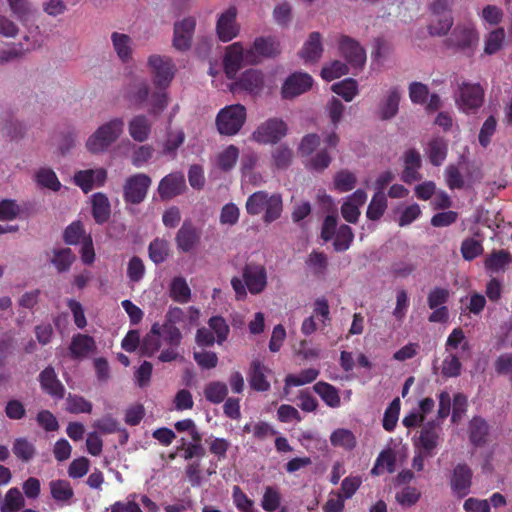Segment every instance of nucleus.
Returning a JSON list of instances; mask_svg holds the SVG:
<instances>
[{
    "instance_id": "45",
    "label": "nucleus",
    "mask_w": 512,
    "mask_h": 512,
    "mask_svg": "<svg viewBox=\"0 0 512 512\" xmlns=\"http://www.w3.org/2000/svg\"><path fill=\"white\" fill-rule=\"evenodd\" d=\"M354 240V233L350 226L343 224L334 235L333 248L336 252L348 250Z\"/></svg>"
},
{
    "instance_id": "13",
    "label": "nucleus",
    "mask_w": 512,
    "mask_h": 512,
    "mask_svg": "<svg viewBox=\"0 0 512 512\" xmlns=\"http://www.w3.org/2000/svg\"><path fill=\"white\" fill-rule=\"evenodd\" d=\"M403 171L401 174V180L406 184H412L413 182L420 181L422 175L420 169L422 168V157L418 150L415 148L407 149L403 155Z\"/></svg>"
},
{
    "instance_id": "33",
    "label": "nucleus",
    "mask_w": 512,
    "mask_h": 512,
    "mask_svg": "<svg viewBox=\"0 0 512 512\" xmlns=\"http://www.w3.org/2000/svg\"><path fill=\"white\" fill-rule=\"evenodd\" d=\"M447 151V143L439 137L430 140L426 149L429 161L434 166H440L445 161Z\"/></svg>"
},
{
    "instance_id": "57",
    "label": "nucleus",
    "mask_w": 512,
    "mask_h": 512,
    "mask_svg": "<svg viewBox=\"0 0 512 512\" xmlns=\"http://www.w3.org/2000/svg\"><path fill=\"white\" fill-rule=\"evenodd\" d=\"M36 181L42 187L48 188L52 191H59L61 183L57 178L56 173L50 168H41L36 173Z\"/></svg>"
},
{
    "instance_id": "51",
    "label": "nucleus",
    "mask_w": 512,
    "mask_h": 512,
    "mask_svg": "<svg viewBox=\"0 0 512 512\" xmlns=\"http://www.w3.org/2000/svg\"><path fill=\"white\" fill-rule=\"evenodd\" d=\"M332 162V156L326 148L319 150L305 164L306 168L315 172H323Z\"/></svg>"
},
{
    "instance_id": "10",
    "label": "nucleus",
    "mask_w": 512,
    "mask_h": 512,
    "mask_svg": "<svg viewBox=\"0 0 512 512\" xmlns=\"http://www.w3.org/2000/svg\"><path fill=\"white\" fill-rule=\"evenodd\" d=\"M151 178L144 173L128 177L123 186V198L126 203L138 205L142 203L151 186Z\"/></svg>"
},
{
    "instance_id": "29",
    "label": "nucleus",
    "mask_w": 512,
    "mask_h": 512,
    "mask_svg": "<svg viewBox=\"0 0 512 512\" xmlns=\"http://www.w3.org/2000/svg\"><path fill=\"white\" fill-rule=\"evenodd\" d=\"M400 92L397 87L389 90L387 96L380 104V118L382 120H390L394 118L399 110Z\"/></svg>"
},
{
    "instance_id": "42",
    "label": "nucleus",
    "mask_w": 512,
    "mask_h": 512,
    "mask_svg": "<svg viewBox=\"0 0 512 512\" xmlns=\"http://www.w3.org/2000/svg\"><path fill=\"white\" fill-rule=\"evenodd\" d=\"M512 261L511 254L506 250L492 252L485 259V268L491 272H499L503 270Z\"/></svg>"
},
{
    "instance_id": "37",
    "label": "nucleus",
    "mask_w": 512,
    "mask_h": 512,
    "mask_svg": "<svg viewBox=\"0 0 512 512\" xmlns=\"http://www.w3.org/2000/svg\"><path fill=\"white\" fill-rule=\"evenodd\" d=\"M52 253L51 263L59 273L68 271L76 259L70 248H56Z\"/></svg>"
},
{
    "instance_id": "9",
    "label": "nucleus",
    "mask_w": 512,
    "mask_h": 512,
    "mask_svg": "<svg viewBox=\"0 0 512 512\" xmlns=\"http://www.w3.org/2000/svg\"><path fill=\"white\" fill-rule=\"evenodd\" d=\"M237 16L238 9L235 6H229L218 15L215 32L221 42H230L239 36L241 25L237 21Z\"/></svg>"
},
{
    "instance_id": "38",
    "label": "nucleus",
    "mask_w": 512,
    "mask_h": 512,
    "mask_svg": "<svg viewBox=\"0 0 512 512\" xmlns=\"http://www.w3.org/2000/svg\"><path fill=\"white\" fill-rule=\"evenodd\" d=\"M171 298L181 304H185L191 299V289L182 276L174 277L170 284Z\"/></svg>"
},
{
    "instance_id": "49",
    "label": "nucleus",
    "mask_w": 512,
    "mask_h": 512,
    "mask_svg": "<svg viewBox=\"0 0 512 512\" xmlns=\"http://www.w3.org/2000/svg\"><path fill=\"white\" fill-rule=\"evenodd\" d=\"M319 371L315 368L302 370L298 375L288 374L285 378L286 387H297L312 383L317 379Z\"/></svg>"
},
{
    "instance_id": "27",
    "label": "nucleus",
    "mask_w": 512,
    "mask_h": 512,
    "mask_svg": "<svg viewBox=\"0 0 512 512\" xmlns=\"http://www.w3.org/2000/svg\"><path fill=\"white\" fill-rule=\"evenodd\" d=\"M111 214V206L108 197L103 193H95L92 196V216L97 224L106 223Z\"/></svg>"
},
{
    "instance_id": "48",
    "label": "nucleus",
    "mask_w": 512,
    "mask_h": 512,
    "mask_svg": "<svg viewBox=\"0 0 512 512\" xmlns=\"http://www.w3.org/2000/svg\"><path fill=\"white\" fill-rule=\"evenodd\" d=\"M333 182L336 190L339 192H348L355 188L357 177L353 172L342 169L334 175Z\"/></svg>"
},
{
    "instance_id": "50",
    "label": "nucleus",
    "mask_w": 512,
    "mask_h": 512,
    "mask_svg": "<svg viewBox=\"0 0 512 512\" xmlns=\"http://www.w3.org/2000/svg\"><path fill=\"white\" fill-rule=\"evenodd\" d=\"M14 455L23 462H29L36 454V448L33 443L26 438L15 439L12 447Z\"/></svg>"
},
{
    "instance_id": "52",
    "label": "nucleus",
    "mask_w": 512,
    "mask_h": 512,
    "mask_svg": "<svg viewBox=\"0 0 512 512\" xmlns=\"http://www.w3.org/2000/svg\"><path fill=\"white\" fill-rule=\"evenodd\" d=\"M435 18L428 25V32L432 36L446 35L453 25V17L451 14L444 16H434Z\"/></svg>"
},
{
    "instance_id": "46",
    "label": "nucleus",
    "mask_w": 512,
    "mask_h": 512,
    "mask_svg": "<svg viewBox=\"0 0 512 512\" xmlns=\"http://www.w3.org/2000/svg\"><path fill=\"white\" fill-rule=\"evenodd\" d=\"M149 258L155 264L163 263L169 256V243L165 239L156 238L148 247Z\"/></svg>"
},
{
    "instance_id": "54",
    "label": "nucleus",
    "mask_w": 512,
    "mask_h": 512,
    "mask_svg": "<svg viewBox=\"0 0 512 512\" xmlns=\"http://www.w3.org/2000/svg\"><path fill=\"white\" fill-rule=\"evenodd\" d=\"M293 159V151L284 144L275 147L272 151V160L277 169H287Z\"/></svg>"
},
{
    "instance_id": "18",
    "label": "nucleus",
    "mask_w": 512,
    "mask_h": 512,
    "mask_svg": "<svg viewBox=\"0 0 512 512\" xmlns=\"http://www.w3.org/2000/svg\"><path fill=\"white\" fill-rule=\"evenodd\" d=\"M107 179V171L104 168L80 170L74 174V183L84 193H88L94 186H103Z\"/></svg>"
},
{
    "instance_id": "5",
    "label": "nucleus",
    "mask_w": 512,
    "mask_h": 512,
    "mask_svg": "<svg viewBox=\"0 0 512 512\" xmlns=\"http://www.w3.org/2000/svg\"><path fill=\"white\" fill-rule=\"evenodd\" d=\"M479 35L471 23H460L455 26L450 35L445 39L448 48L472 56L477 47Z\"/></svg>"
},
{
    "instance_id": "15",
    "label": "nucleus",
    "mask_w": 512,
    "mask_h": 512,
    "mask_svg": "<svg viewBox=\"0 0 512 512\" xmlns=\"http://www.w3.org/2000/svg\"><path fill=\"white\" fill-rule=\"evenodd\" d=\"M196 27L194 17H186L174 24L173 46L179 51L189 50Z\"/></svg>"
},
{
    "instance_id": "58",
    "label": "nucleus",
    "mask_w": 512,
    "mask_h": 512,
    "mask_svg": "<svg viewBox=\"0 0 512 512\" xmlns=\"http://www.w3.org/2000/svg\"><path fill=\"white\" fill-rule=\"evenodd\" d=\"M160 339L170 347H178L182 340V333L176 325L172 323H163L160 325Z\"/></svg>"
},
{
    "instance_id": "7",
    "label": "nucleus",
    "mask_w": 512,
    "mask_h": 512,
    "mask_svg": "<svg viewBox=\"0 0 512 512\" xmlns=\"http://www.w3.org/2000/svg\"><path fill=\"white\" fill-rule=\"evenodd\" d=\"M243 64H257V55L253 50H244L240 42L229 45L223 59L227 77L233 79Z\"/></svg>"
},
{
    "instance_id": "41",
    "label": "nucleus",
    "mask_w": 512,
    "mask_h": 512,
    "mask_svg": "<svg viewBox=\"0 0 512 512\" xmlns=\"http://www.w3.org/2000/svg\"><path fill=\"white\" fill-rule=\"evenodd\" d=\"M330 442L333 446L342 447L345 450H352L357 444L353 432L344 428L334 430L330 436Z\"/></svg>"
},
{
    "instance_id": "30",
    "label": "nucleus",
    "mask_w": 512,
    "mask_h": 512,
    "mask_svg": "<svg viewBox=\"0 0 512 512\" xmlns=\"http://www.w3.org/2000/svg\"><path fill=\"white\" fill-rule=\"evenodd\" d=\"M160 335V324L158 322H155L152 325L150 331L144 336L141 342L140 350L142 355L151 357L160 349Z\"/></svg>"
},
{
    "instance_id": "11",
    "label": "nucleus",
    "mask_w": 512,
    "mask_h": 512,
    "mask_svg": "<svg viewBox=\"0 0 512 512\" xmlns=\"http://www.w3.org/2000/svg\"><path fill=\"white\" fill-rule=\"evenodd\" d=\"M287 124L280 118H269L260 124L253 133V138L262 144H275L286 136Z\"/></svg>"
},
{
    "instance_id": "55",
    "label": "nucleus",
    "mask_w": 512,
    "mask_h": 512,
    "mask_svg": "<svg viewBox=\"0 0 512 512\" xmlns=\"http://www.w3.org/2000/svg\"><path fill=\"white\" fill-rule=\"evenodd\" d=\"M13 15L21 22L29 20L34 12L32 3L29 0H6Z\"/></svg>"
},
{
    "instance_id": "26",
    "label": "nucleus",
    "mask_w": 512,
    "mask_h": 512,
    "mask_svg": "<svg viewBox=\"0 0 512 512\" xmlns=\"http://www.w3.org/2000/svg\"><path fill=\"white\" fill-rule=\"evenodd\" d=\"M323 53V46L321 42V34L319 32L310 33L308 39L304 43L299 55L306 62L317 61Z\"/></svg>"
},
{
    "instance_id": "3",
    "label": "nucleus",
    "mask_w": 512,
    "mask_h": 512,
    "mask_svg": "<svg viewBox=\"0 0 512 512\" xmlns=\"http://www.w3.org/2000/svg\"><path fill=\"white\" fill-rule=\"evenodd\" d=\"M124 127L122 118H114L101 125L86 141V148L93 154L106 151L121 135Z\"/></svg>"
},
{
    "instance_id": "24",
    "label": "nucleus",
    "mask_w": 512,
    "mask_h": 512,
    "mask_svg": "<svg viewBox=\"0 0 512 512\" xmlns=\"http://www.w3.org/2000/svg\"><path fill=\"white\" fill-rule=\"evenodd\" d=\"M237 85L252 95H258L264 87V75L260 70L248 69L241 75Z\"/></svg>"
},
{
    "instance_id": "62",
    "label": "nucleus",
    "mask_w": 512,
    "mask_h": 512,
    "mask_svg": "<svg viewBox=\"0 0 512 512\" xmlns=\"http://www.w3.org/2000/svg\"><path fill=\"white\" fill-rule=\"evenodd\" d=\"M128 100L135 106H142L149 99V86L145 81L134 85L127 95Z\"/></svg>"
},
{
    "instance_id": "23",
    "label": "nucleus",
    "mask_w": 512,
    "mask_h": 512,
    "mask_svg": "<svg viewBox=\"0 0 512 512\" xmlns=\"http://www.w3.org/2000/svg\"><path fill=\"white\" fill-rule=\"evenodd\" d=\"M96 350V343L92 336L75 334L69 345L70 356L73 359H83Z\"/></svg>"
},
{
    "instance_id": "16",
    "label": "nucleus",
    "mask_w": 512,
    "mask_h": 512,
    "mask_svg": "<svg viewBox=\"0 0 512 512\" xmlns=\"http://www.w3.org/2000/svg\"><path fill=\"white\" fill-rule=\"evenodd\" d=\"M473 472L465 463H459L453 470L450 486L458 497L463 498L470 493Z\"/></svg>"
},
{
    "instance_id": "6",
    "label": "nucleus",
    "mask_w": 512,
    "mask_h": 512,
    "mask_svg": "<svg viewBox=\"0 0 512 512\" xmlns=\"http://www.w3.org/2000/svg\"><path fill=\"white\" fill-rule=\"evenodd\" d=\"M485 90L479 83L462 81L457 85L455 104L466 114L476 113L483 105Z\"/></svg>"
},
{
    "instance_id": "64",
    "label": "nucleus",
    "mask_w": 512,
    "mask_h": 512,
    "mask_svg": "<svg viewBox=\"0 0 512 512\" xmlns=\"http://www.w3.org/2000/svg\"><path fill=\"white\" fill-rule=\"evenodd\" d=\"M505 38L503 28H497L489 33L485 41L484 52L488 55L495 54L502 47Z\"/></svg>"
},
{
    "instance_id": "63",
    "label": "nucleus",
    "mask_w": 512,
    "mask_h": 512,
    "mask_svg": "<svg viewBox=\"0 0 512 512\" xmlns=\"http://www.w3.org/2000/svg\"><path fill=\"white\" fill-rule=\"evenodd\" d=\"M444 175H445L446 184L449 187V189L460 190V189L464 188V186H465L464 177L456 165H454V164L448 165L445 169Z\"/></svg>"
},
{
    "instance_id": "14",
    "label": "nucleus",
    "mask_w": 512,
    "mask_h": 512,
    "mask_svg": "<svg viewBox=\"0 0 512 512\" xmlns=\"http://www.w3.org/2000/svg\"><path fill=\"white\" fill-rule=\"evenodd\" d=\"M313 84L312 77L307 73L296 72L291 74L281 88L284 99H292L308 91Z\"/></svg>"
},
{
    "instance_id": "36",
    "label": "nucleus",
    "mask_w": 512,
    "mask_h": 512,
    "mask_svg": "<svg viewBox=\"0 0 512 512\" xmlns=\"http://www.w3.org/2000/svg\"><path fill=\"white\" fill-rule=\"evenodd\" d=\"M25 506V499L16 487L10 488L0 505V512H18Z\"/></svg>"
},
{
    "instance_id": "20",
    "label": "nucleus",
    "mask_w": 512,
    "mask_h": 512,
    "mask_svg": "<svg viewBox=\"0 0 512 512\" xmlns=\"http://www.w3.org/2000/svg\"><path fill=\"white\" fill-rule=\"evenodd\" d=\"M270 372L271 371L260 360H253L248 372V382L251 389L257 392L269 391L271 385L267 380L266 373Z\"/></svg>"
},
{
    "instance_id": "59",
    "label": "nucleus",
    "mask_w": 512,
    "mask_h": 512,
    "mask_svg": "<svg viewBox=\"0 0 512 512\" xmlns=\"http://www.w3.org/2000/svg\"><path fill=\"white\" fill-rule=\"evenodd\" d=\"M420 497V491L413 486H405L395 495L397 503L403 507H411L415 505L419 501Z\"/></svg>"
},
{
    "instance_id": "25",
    "label": "nucleus",
    "mask_w": 512,
    "mask_h": 512,
    "mask_svg": "<svg viewBox=\"0 0 512 512\" xmlns=\"http://www.w3.org/2000/svg\"><path fill=\"white\" fill-rule=\"evenodd\" d=\"M257 55V63L261 57H275L280 53L279 42L274 36H260L255 38L253 46L249 49Z\"/></svg>"
},
{
    "instance_id": "34",
    "label": "nucleus",
    "mask_w": 512,
    "mask_h": 512,
    "mask_svg": "<svg viewBox=\"0 0 512 512\" xmlns=\"http://www.w3.org/2000/svg\"><path fill=\"white\" fill-rule=\"evenodd\" d=\"M113 48L122 62H128L132 56L131 38L127 34L113 32L111 35Z\"/></svg>"
},
{
    "instance_id": "12",
    "label": "nucleus",
    "mask_w": 512,
    "mask_h": 512,
    "mask_svg": "<svg viewBox=\"0 0 512 512\" xmlns=\"http://www.w3.org/2000/svg\"><path fill=\"white\" fill-rule=\"evenodd\" d=\"M338 48L341 56L354 69H361L366 62L365 49L354 38L341 35L338 40Z\"/></svg>"
},
{
    "instance_id": "21",
    "label": "nucleus",
    "mask_w": 512,
    "mask_h": 512,
    "mask_svg": "<svg viewBox=\"0 0 512 512\" xmlns=\"http://www.w3.org/2000/svg\"><path fill=\"white\" fill-rule=\"evenodd\" d=\"M439 428L432 421L425 424L421 431L418 440L419 449L425 454V456L432 457L435 453L434 450L439 443Z\"/></svg>"
},
{
    "instance_id": "1",
    "label": "nucleus",
    "mask_w": 512,
    "mask_h": 512,
    "mask_svg": "<svg viewBox=\"0 0 512 512\" xmlns=\"http://www.w3.org/2000/svg\"><path fill=\"white\" fill-rule=\"evenodd\" d=\"M231 286L238 301L245 300L248 291L252 295L262 293L267 287L266 268L260 264H246L242 269V278L233 277L231 279Z\"/></svg>"
},
{
    "instance_id": "43",
    "label": "nucleus",
    "mask_w": 512,
    "mask_h": 512,
    "mask_svg": "<svg viewBox=\"0 0 512 512\" xmlns=\"http://www.w3.org/2000/svg\"><path fill=\"white\" fill-rule=\"evenodd\" d=\"M88 235L89 234H86L85 232L82 222L80 220H76L65 228L63 232V241L67 245H77L82 243Z\"/></svg>"
},
{
    "instance_id": "8",
    "label": "nucleus",
    "mask_w": 512,
    "mask_h": 512,
    "mask_svg": "<svg viewBox=\"0 0 512 512\" xmlns=\"http://www.w3.org/2000/svg\"><path fill=\"white\" fill-rule=\"evenodd\" d=\"M148 65L151 68L152 81L159 90H166L175 75L173 60L167 56L151 55L148 58Z\"/></svg>"
},
{
    "instance_id": "44",
    "label": "nucleus",
    "mask_w": 512,
    "mask_h": 512,
    "mask_svg": "<svg viewBox=\"0 0 512 512\" xmlns=\"http://www.w3.org/2000/svg\"><path fill=\"white\" fill-rule=\"evenodd\" d=\"M387 209V199L384 192H376L366 211V216L372 221L379 220Z\"/></svg>"
},
{
    "instance_id": "39",
    "label": "nucleus",
    "mask_w": 512,
    "mask_h": 512,
    "mask_svg": "<svg viewBox=\"0 0 512 512\" xmlns=\"http://www.w3.org/2000/svg\"><path fill=\"white\" fill-rule=\"evenodd\" d=\"M396 457L391 449H386L380 452L376 458L375 464L371 469V474L378 476L386 470L389 473L395 471Z\"/></svg>"
},
{
    "instance_id": "2",
    "label": "nucleus",
    "mask_w": 512,
    "mask_h": 512,
    "mask_svg": "<svg viewBox=\"0 0 512 512\" xmlns=\"http://www.w3.org/2000/svg\"><path fill=\"white\" fill-rule=\"evenodd\" d=\"M245 207L249 215L254 216L264 212L263 221L270 224L280 218L283 202L280 194L269 195L266 191H257L247 198Z\"/></svg>"
},
{
    "instance_id": "60",
    "label": "nucleus",
    "mask_w": 512,
    "mask_h": 512,
    "mask_svg": "<svg viewBox=\"0 0 512 512\" xmlns=\"http://www.w3.org/2000/svg\"><path fill=\"white\" fill-rule=\"evenodd\" d=\"M281 502V495L276 487L267 486L261 501L262 508L267 512L276 511Z\"/></svg>"
},
{
    "instance_id": "4",
    "label": "nucleus",
    "mask_w": 512,
    "mask_h": 512,
    "mask_svg": "<svg viewBox=\"0 0 512 512\" xmlns=\"http://www.w3.org/2000/svg\"><path fill=\"white\" fill-rule=\"evenodd\" d=\"M247 111L242 104H232L220 109L215 124L218 132L225 136H234L239 133L246 122Z\"/></svg>"
},
{
    "instance_id": "17",
    "label": "nucleus",
    "mask_w": 512,
    "mask_h": 512,
    "mask_svg": "<svg viewBox=\"0 0 512 512\" xmlns=\"http://www.w3.org/2000/svg\"><path fill=\"white\" fill-rule=\"evenodd\" d=\"M186 183L184 175L174 172L161 179L158 185V193L162 200L172 199L184 192Z\"/></svg>"
},
{
    "instance_id": "28",
    "label": "nucleus",
    "mask_w": 512,
    "mask_h": 512,
    "mask_svg": "<svg viewBox=\"0 0 512 512\" xmlns=\"http://www.w3.org/2000/svg\"><path fill=\"white\" fill-rule=\"evenodd\" d=\"M151 123L145 115L134 116L128 125L130 136L137 142H144L151 133Z\"/></svg>"
},
{
    "instance_id": "31",
    "label": "nucleus",
    "mask_w": 512,
    "mask_h": 512,
    "mask_svg": "<svg viewBox=\"0 0 512 512\" xmlns=\"http://www.w3.org/2000/svg\"><path fill=\"white\" fill-rule=\"evenodd\" d=\"M52 498L62 505H67L74 496L71 484L67 480H52L49 483Z\"/></svg>"
},
{
    "instance_id": "56",
    "label": "nucleus",
    "mask_w": 512,
    "mask_h": 512,
    "mask_svg": "<svg viewBox=\"0 0 512 512\" xmlns=\"http://www.w3.org/2000/svg\"><path fill=\"white\" fill-rule=\"evenodd\" d=\"M400 399L395 398L392 400V402L389 404V406L386 408L383 416L382 425L383 428L388 431L392 432L397 424L399 413H400Z\"/></svg>"
},
{
    "instance_id": "22",
    "label": "nucleus",
    "mask_w": 512,
    "mask_h": 512,
    "mask_svg": "<svg viewBox=\"0 0 512 512\" xmlns=\"http://www.w3.org/2000/svg\"><path fill=\"white\" fill-rule=\"evenodd\" d=\"M39 382L42 390L47 394L59 399L64 397L65 388L52 366H48L40 372Z\"/></svg>"
},
{
    "instance_id": "35",
    "label": "nucleus",
    "mask_w": 512,
    "mask_h": 512,
    "mask_svg": "<svg viewBox=\"0 0 512 512\" xmlns=\"http://www.w3.org/2000/svg\"><path fill=\"white\" fill-rule=\"evenodd\" d=\"M488 425L480 417H474L469 424V439L474 446H482L486 443Z\"/></svg>"
},
{
    "instance_id": "61",
    "label": "nucleus",
    "mask_w": 512,
    "mask_h": 512,
    "mask_svg": "<svg viewBox=\"0 0 512 512\" xmlns=\"http://www.w3.org/2000/svg\"><path fill=\"white\" fill-rule=\"evenodd\" d=\"M208 324L213 334H216L218 344H222L227 340L230 328L223 317L213 316L209 319Z\"/></svg>"
},
{
    "instance_id": "19",
    "label": "nucleus",
    "mask_w": 512,
    "mask_h": 512,
    "mask_svg": "<svg viewBox=\"0 0 512 512\" xmlns=\"http://www.w3.org/2000/svg\"><path fill=\"white\" fill-rule=\"evenodd\" d=\"M199 240L200 231L191 221H184L175 237L177 248L185 253L190 252L196 247Z\"/></svg>"
},
{
    "instance_id": "40",
    "label": "nucleus",
    "mask_w": 512,
    "mask_h": 512,
    "mask_svg": "<svg viewBox=\"0 0 512 512\" xmlns=\"http://www.w3.org/2000/svg\"><path fill=\"white\" fill-rule=\"evenodd\" d=\"M228 395V387L222 381H211L204 387L205 399L212 404L222 403Z\"/></svg>"
},
{
    "instance_id": "53",
    "label": "nucleus",
    "mask_w": 512,
    "mask_h": 512,
    "mask_svg": "<svg viewBox=\"0 0 512 512\" xmlns=\"http://www.w3.org/2000/svg\"><path fill=\"white\" fill-rule=\"evenodd\" d=\"M239 157V149L235 145H229L217 157L218 167L228 172L235 166Z\"/></svg>"
},
{
    "instance_id": "47",
    "label": "nucleus",
    "mask_w": 512,
    "mask_h": 512,
    "mask_svg": "<svg viewBox=\"0 0 512 512\" xmlns=\"http://www.w3.org/2000/svg\"><path fill=\"white\" fill-rule=\"evenodd\" d=\"M331 89L345 101L350 102L358 93V83L352 78H346L340 82L334 83Z\"/></svg>"
},
{
    "instance_id": "32",
    "label": "nucleus",
    "mask_w": 512,
    "mask_h": 512,
    "mask_svg": "<svg viewBox=\"0 0 512 512\" xmlns=\"http://www.w3.org/2000/svg\"><path fill=\"white\" fill-rule=\"evenodd\" d=\"M313 390L321 397L327 406L331 408H337L340 406L341 399L339 392L333 385L320 381L314 384Z\"/></svg>"
}]
</instances>
